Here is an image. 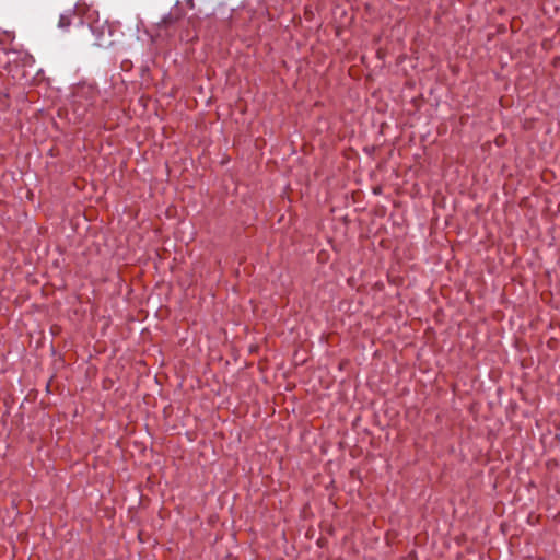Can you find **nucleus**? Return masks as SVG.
I'll use <instances>...</instances> for the list:
<instances>
[{
    "label": "nucleus",
    "mask_w": 560,
    "mask_h": 560,
    "mask_svg": "<svg viewBox=\"0 0 560 560\" xmlns=\"http://www.w3.org/2000/svg\"><path fill=\"white\" fill-rule=\"evenodd\" d=\"M85 21L94 35V45L100 48H113L120 43L122 32L119 27L109 23L107 20H101L96 11L89 12Z\"/></svg>",
    "instance_id": "obj_1"
},
{
    "label": "nucleus",
    "mask_w": 560,
    "mask_h": 560,
    "mask_svg": "<svg viewBox=\"0 0 560 560\" xmlns=\"http://www.w3.org/2000/svg\"><path fill=\"white\" fill-rule=\"evenodd\" d=\"M98 98V90L92 84H82L74 92V102L81 104L85 109L93 106Z\"/></svg>",
    "instance_id": "obj_2"
},
{
    "label": "nucleus",
    "mask_w": 560,
    "mask_h": 560,
    "mask_svg": "<svg viewBox=\"0 0 560 560\" xmlns=\"http://www.w3.org/2000/svg\"><path fill=\"white\" fill-rule=\"evenodd\" d=\"M74 21L79 24H84V21L77 15L75 11L69 10L67 13L60 15L58 26L67 30Z\"/></svg>",
    "instance_id": "obj_3"
},
{
    "label": "nucleus",
    "mask_w": 560,
    "mask_h": 560,
    "mask_svg": "<svg viewBox=\"0 0 560 560\" xmlns=\"http://www.w3.org/2000/svg\"><path fill=\"white\" fill-rule=\"evenodd\" d=\"M183 15L184 13L177 3L176 7L161 20L160 24L164 27H168L179 21Z\"/></svg>",
    "instance_id": "obj_4"
}]
</instances>
